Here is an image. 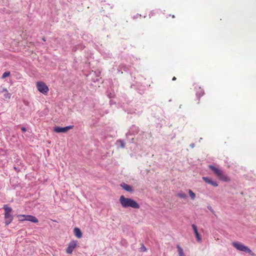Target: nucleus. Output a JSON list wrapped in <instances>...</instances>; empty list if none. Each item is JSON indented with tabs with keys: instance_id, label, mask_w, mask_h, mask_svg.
Wrapping results in <instances>:
<instances>
[{
	"instance_id": "nucleus-1",
	"label": "nucleus",
	"mask_w": 256,
	"mask_h": 256,
	"mask_svg": "<svg viewBox=\"0 0 256 256\" xmlns=\"http://www.w3.org/2000/svg\"><path fill=\"white\" fill-rule=\"evenodd\" d=\"M119 201L122 206L124 208H132L138 209L140 207V204L134 200L125 198L123 195L120 196Z\"/></svg>"
},
{
	"instance_id": "nucleus-2",
	"label": "nucleus",
	"mask_w": 256,
	"mask_h": 256,
	"mask_svg": "<svg viewBox=\"0 0 256 256\" xmlns=\"http://www.w3.org/2000/svg\"><path fill=\"white\" fill-rule=\"evenodd\" d=\"M3 208L4 210V218L6 226L10 224L14 220V216L12 214V209L6 204L4 206Z\"/></svg>"
},
{
	"instance_id": "nucleus-3",
	"label": "nucleus",
	"mask_w": 256,
	"mask_h": 256,
	"mask_svg": "<svg viewBox=\"0 0 256 256\" xmlns=\"http://www.w3.org/2000/svg\"><path fill=\"white\" fill-rule=\"evenodd\" d=\"M210 168L220 180L225 182H230V178L225 174L222 170L212 166H210Z\"/></svg>"
},
{
	"instance_id": "nucleus-4",
	"label": "nucleus",
	"mask_w": 256,
	"mask_h": 256,
	"mask_svg": "<svg viewBox=\"0 0 256 256\" xmlns=\"http://www.w3.org/2000/svg\"><path fill=\"white\" fill-rule=\"evenodd\" d=\"M232 246L236 250L252 254V251L246 246L238 242H234L232 243Z\"/></svg>"
},
{
	"instance_id": "nucleus-5",
	"label": "nucleus",
	"mask_w": 256,
	"mask_h": 256,
	"mask_svg": "<svg viewBox=\"0 0 256 256\" xmlns=\"http://www.w3.org/2000/svg\"><path fill=\"white\" fill-rule=\"evenodd\" d=\"M36 87L39 92L43 94H46L48 91L47 86L43 82H39L36 84Z\"/></svg>"
},
{
	"instance_id": "nucleus-6",
	"label": "nucleus",
	"mask_w": 256,
	"mask_h": 256,
	"mask_svg": "<svg viewBox=\"0 0 256 256\" xmlns=\"http://www.w3.org/2000/svg\"><path fill=\"white\" fill-rule=\"evenodd\" d=\"M77 241L72 240L68 244V248H66V252L68 254H71L73 250L76 248L77 246Z\"/></svg>"
},
{
	"instance_id": "nucleus-7",
	"label": "nucleus",
	"mask_w": 256,
	"mask_h": 256,
	"mask_svg": "<svg viewBox=\"0 0 256 256\" xmlns=\"http://www.w3.org/2000/svg\"><path fill=\"white\" fill-rule=\"evenodd\" d=\"M74 126H68L65 127H59V126H56L54 128V131L57 133H65L67 132L68 130L73 128Z\"/></svg>"
},
{
	"instance_id": "nucleus-8",
	"label": "nucleus",
	"mask_w": 256,
	"mask_h": 256,
	"mask_svg": "<svg viewBox=\"0 0 256 256\" xmlns=\"http://www.w3.org/2000/svg\"><path fill=\"white\" fill-rule=\"evenodd\" d=\"M20 220H27L34 223H36L38 222V218L36 217L31 215H26V218L20 219Z\"/></svg>"
},
{
	"instance_id": "nucleus-9",
	"label": "nucleus",
	"mask_w": 256,
	"mask_h": 256,
	"mask_svg": "<svg viewBox=\"0 0 256 256\" xmlns=\"http://www.w3.org/2000/svg\"><path fill=\"white\" fill-rule=\"evenodd\" d=\"M120 186L123 189H124V190L128 192L131 193L134 192V189L132 188V187L130 185L126 184L124 182L121 183Z\"/></svg>"
},
{
	"instance_id": "nucleus-10",
	"label": "nucleus",
	"mask_w": 256,
	"mask_h": 256,
	"mask_svg": "<svg viewBox=\"0 0 256 256\" xmlns=\"http://www.w3.org/2000/svg\"><path fill=\"white\" fill-rule=\"evenodd\" d=\"M202 178L206 183L210 184L215 187L218 186V184L216 182L212 180L210 178L208 177L203 176Z\"/></svg>"
},
{
	"instance_id": "nucleus-11",
	"label": "nucleus",
	"mask_w": 256,
	"mask_h": 256,
	"mask_svg": "<svg viewBox=\"0 0 256 256\" xmlns=\"http://www.w3.org/2000/svg\"><path fill=\"white\" fill-rule=\"evenodd\" d=\"M192 229L194 230V232L196 235V240H198V242H200L202 241V238L200 236V234H199L198 232V229H197V226L194 224H192Z\"/></svg>"
},
{
	"instance_id": "nucleus-12",
	"label": "nucleus",
	"mask_w": 256,
	"mask_h": 256,
	"mask_svg": "<svg viewBox=\"0 0 256 256\" xmlns=\"http://www.w3.org/2000/svg\"><path fill=\"white\" fill-rule=\"evenodd\" d=\"M138 131V128L134 125H133L130 128L127 134L130 135L134 134H137Z\"/></svg>"
},
{
	"instance_id": "nucleus-13",
	"label": "nucleus",
	"mask_w": 256,
	"mask_h": 256,
	"mask_svg": "<svg viewBox=\"0 0 256 256\" xmlns=\"http://www.w3.org/2000/svg\"><path fill=\"white\" fill-rule=\"evenodd\" d=\"M74 232L76 236L80 238L82 237V232L78 228H76L74 230Z\"/></svg>"
},
{
	"instance_id": "nucleus-14",
	"label": "nucleus",
	"mask_w": 256,
	"mask_h": 256,
	"mask_svg": "<svg viewBox=\"0 0 256 256\" xmlns=\"http://www.w3.org/2000/svg\"><path fill=\"white\" fill-rule=\"evenodd\" d=\"M196 90V95L199 98L202 96L204 94V91L200 87H198V88H195Z\"/></svg>"
},
{
	"instance_id": "nucleus-15",
	"label": "nucleus",
	"mask_w": 256,
	"mask_h": 256,
	"mask_svg": "<svg viewBox=\"0 0 256 256\" xmlns=\"http://www.w3.org/2000/svg\"><path fill=\"white\" fill-rule=\"evenodd\" d=\"M116 144L118 148H124L125 146L124 142L122 140H116Z\"/></svg>"
},
{
	"instance_id": "nucleus-16",
	"label": "nucleus",
	"mask_w": 256,
	"mask_h": 256,
	"mask_svg": "<svg viewBox=\"0 0 256 256\" xmlns=\"http://www.w3.org/2000/svg\"><path fill=\"white\" fill-rule=\"evenodd\" d=\"M176 248L178 249V256H186L182 248L180 246L179 244L176 246Z\"/></svg>"
},
{
	"instance_id": "nucleus-17",
	"label": "nucleus",
	"mask_w": 256,
	"mask_h": 256,
	"mask_svg": "<svg viewBox=\"0 0 256 256\" xmlns=\"http://www.w3.org/2000/svg\"><path fill=\"white\" fill-rule=\"evenodd\" d=\"M2 92H4V96L6 98H10L11 96V94L8 92L6 88H3Z\"/></svg>"
},
{
	"instance_id": "nucleus-18",
	"label": "nucleus",
	"mask_w": 256,
	"mask_h": 256,
	"mask_svg": "<svg viewBox=\"0 0 256 256\" xmlns=\"http://www.w3.org/2000/svg\"><path fill=\"white\" fill-rule=\"evenodd\" d=\"M142 110H137L136 109L130 110H129L128 111V113L130 114H140L142 113Z\"/></svg>"
},
{
	"instance_id": "nucleus-19",
	"label": "nucleus",
	"mask_w": 256,
	"mask_h": 256,
	"mask_svg": "<svg viewBox=\"0 0 256 256\" xmlns=\"http://www.w3.org/2000/svg\"><path fill=\"white\" fill-rule=\"evenodd\" d=\"M128 68L126 67V66L123 64L120 65L118 68V72L122 71V70H124V71L126 72Z\"/></svg>"
},
{
	"instance_id": "nucleus-20",
	"label": "nucleus",
	"mask_w": 256,
	"mask_h": 256,
	"mask_svg": "<svg viewBox=\"0 0 256 256\" xmlns=\"http://www.w3.org/2000/svg\"><path fill=\"white\" fill-rule=\"evenodd\" d=\"M188 193L192 198V200H194L196 198V194L191 190H188Z\"/></svg>"
},
{
	"instance_id": "nucleus-21",
	"label": "nucleus",
	"mask_w": 256,
	"mask_h": 256,
	"mask_svg": "<svg viewBox=\"0 0 256 256\" xmlns=\"http://www.w3.org/2000/svg\"><path fill=\"white\" fill-rule=\"evenodd\" d=\"M176 196L181 198H187L186 194L182 192L177 194Z\"/></svg>"
},
{
	"instance_id": "nucleus-22",
	"label": "nucleus",
	"mask_w": 256,
	"mask_h": 256,
	"mask_svg": "<svg viewBox=\"0 0 256 256\" xmlns=\"http://www.w3.org/2000/svg\"><path fill=\"white\" fill-rule=\"evenodd\" d=\"M10 75V72H6L2 74V78H4Z\"/></svg>"
},
{
	"instance_id": "nucleus-23",
	"label": "nucleus",
	"mask_w": 256,
	"mask_h": 256,
	"mask_svg": "<svg viewBox=\"0 0 256 256\" xmlns=\"http://www.w3.org/2000/svg\"><path fill=\"white\" fill-rule=\"evenodd\" d=\"M140 250L142 252H146V248L144 246V245L142 244L141 248H140Z\"/></svg>"
},
{
	"instance_id": "nucleus-24",
	"label": "nucleus",
	"mask_w": 256,
	"mask_h": 256,
	"mask_svg": "<svg viewBox=\"0 0 256 256\" xmlns=\"http://www.w3.org/2000/svg\"><path fill=\"white\" fill-rule=\"evenodd\" d=\"M26 215H25V214H20V215H18V217L19 218V219H22V218H26Z\"/></svg>"
},
{
	"instance_id": "nucleus-25",
	"label": "nucleus",
	"mask_w": 256,
	"mask_h": 256,
	"mask_svg": "<svg viewBox=\"0 0 256 256\" xmlns=\"http://www.w3.org/2000/svg\"><path fill=\"white\" fill-rule=\"evenodd\" d=\"M207 208H208L209 210H210L212 212H213V213H214V210H213V209L212 208V206H208V207H207Z\"/></svg>"
},
{
	"instance_id": "nucleus-26",
	"label": "nucleus",
	"mask_w": 256,
	"mask_h": 256,
	"mask_svg": "<svg viewBox=\"0 0 256 256\" xmlns=\"http://www.w3.org/2000/svg\"><path fill=\"white\" fill-rule=\"evenodd\" d=\"M21 130L23 132H26V128L24 127H22Z\"/></svg>"
},
{
	"instance_id": "nucleus-27",
	"label": "nucleus",
	"mask_w": 256,
	"mask_h": 256,
	"mask_svg": "<svg viewBox=\"0 0 256 256\" xmlns=\"http://www.w3.org/2000/svg\"><path fill=\"white\" fill-rule=\"evenodd\" d=\"M194 146H194V143L191 144H190V146L192 148H194Z\"/></svg>"
},
{
	"instance_id": "nucleus-28",
	"label": "nucleus",
	"mask_w": 256,
	"mask_h": 256,
	"mask_svg": "<svg viewBox=\"0 0 256 256\" xmlns=\"http://www.w3.org/2000/svg\"><path fill=\"white\" fill-rule=\"evenodd\" d=\"M152 14H153V12H151L149 15H150V16H152Z\"/></svg>"
},
{
	"instance_id": "nucleus-29",
	"label": "nucleus",
	"mask_w": 256,
	"mask_h": 256,
	"mask_svg": "<svg viewBox=\"0 0 256 256\" xmlns=\"http://www.w3.org/2000/svg\"><path fill=\"white\" fill-rule=\"evenodd\" d=\"M176 80V77H174V78H172V80Z\"/></svg>"
},
{
	"instance_id": "nucleus-30",
	"label": "nucleus",
	"mask_w": 256,
	"mask_h": 256,
	"mask_svg": "<svg viewBox=\"0 0 256 256\" xmlns=\"http://www.w3.org/2000/svg\"><path fill=\"white\" fill-rule=\"evenodd\" d=\"M172 17L173 18H174V15H172Z\"/></svg>"
},
{
	"instance_id": "nucleus-31",
	"label": "nucleus",
	"mask_w": 256,
	"mask_h": 256,
	"mask_svg": "<svg viewBox=\"0 0 256 256\" xmlns=\"http://www.w3.org/2000/svg\"><path fill=\"white\" fill-rule=\"evenodd\" d=\"M14 168L16 170V169H17V168H16V166H14Z\"/></svg>"
}]
</instances>
